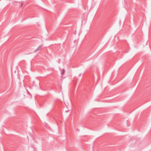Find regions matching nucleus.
Masks as SVG:
<instances>
[{
  "mask_svg": "<svg viewBox=\"0 0 151 151\" xmlns=\"http://www.w3.org/2000/svg\"><path fill=\"white\" fill-rule=\"evenodd\" d=\"M42 48V46H39L34 51V52H36L37 51H38L39 50H40Z\"/></svg>",
  "mask_w": 151,
  "mask_h": 151,
  "instance_id": "1",
  "label": "nucleus"
},
{
  "mask_svg": "<svg viewBox=\"0 0 151 151\" xmlns=\"http://www.w3.org/2000/svg\"><path fill=\"white\" fill-rule=\"evenodd\" d=\"M65 72V70L64 69H63L62 70V74H63Z\"/></svg>",
  "mask_w": 151,
  "mask_h": 151,
  "instance_id": "2",
  "label": "nucleus"
},
{
  "mask_svg": "<svg viewBox=\"0 0 151 151\" xmlns=\"http://www.w3.org/2000/svg\"><path fill=\"white\" fill-rule=\"evenodd\" d=\"M81 74H80L79 75V76H81Z\"/></svg>",
  "mask_w": 151,
  "mask_h": 151,
  "instance_id": "4",
  "label": "nucleus"
},
{
  "mask_svg": "<svg viewBox=\"0 0 151 151\" xmlns=\"http://www.w3.org/2000/svg\"><path fill=\"white\" fill-rule=\"evenodd\" d=\"M23 3H22L21 4V6H22L23 5Z\"/></svg>",
  "mask_w": 151,
  "mask_h": 151,
  "instance_id": "3",
  "label": "nucleus"
}]
</instances>
